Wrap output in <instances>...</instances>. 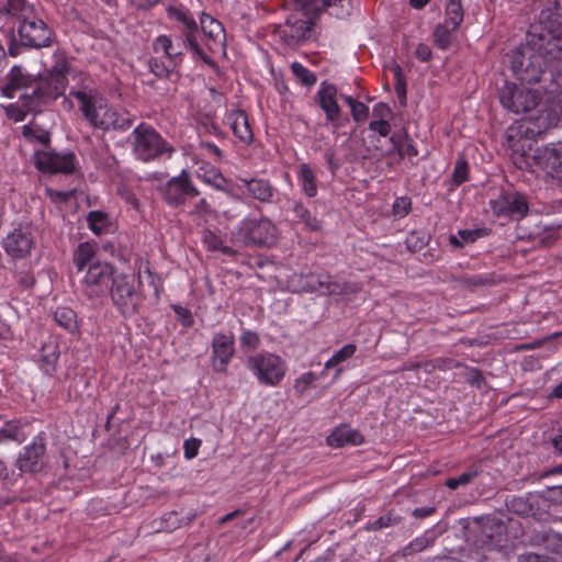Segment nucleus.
I'll list each match as a JSON object with an SVG mask.
<instances>
[{"label":"nucleus","mask_w":562,"mask_h":562,"mask_svg":"<svg viewBox=\"0 0 562 562\" xmlns=\"http://www.w3.org/2000/svg\"><path fill=\"white\" fill-rule=\"evenodd\" d=\"M69 70L70 65L64 56H57L55 64L38 78L23 74L20 67L14 66L9 74V81L3 93L13 98L18 90H24L19 97L24 100V106L29 111H41L42 105L48 104L64 94Z\"/></svg>","instance_id":"f257e3e1"},{"label":"nucleus","mask_w":562,"mask_h":562,"mask_svg":"<svg viewBox=\"0 0 562 562\" xmlns=\"http://www.w3.org/2000/svg\"><path fill=\"white\" fill-rule=\"evenodd\" d=\"M108 293L123 316L131 317L138 313L143 296L136 289V278L133 273L116 274Z\"/></svg>","instance_id":"7ed1b4c3"},{"label":"nucleus","mask_w":562,"mask_h":562,"mask_svg":"<svg viewBox=\"0 0 562 562\" xmlns=\"http://www.w3.org/2000/svg\"><path fill=\"white\" fill-rule=\"evenodd\" d=\"M161 524H164V527L158 529V531H173L177 528L181 527L183 524H187L183 518L179 517V514L177 512H170L162 516Z\"/></svg>","instance_id":"bf43d9fd"},{"label":"nucleus","mask_w":562,"mask_h":562,"mask_svg":"<svg viewBox=\"0 0 562 562\" xmlns=\"http://www.w3.org/2000/svg\"><path fill=\"white\" fill-rule=\"evenodd\" d=\"M45 465L46 438L43 435H38L19 453L15 467L22 473H38L45 468Z\"/></svg>","instance_id":"f8f14e48"},{"label":"nucleus","mask_w":562,"mask_h":562,"mask_svg":"<svg viewBox=\"0 0 562 562\" xmlns=\"http://www.w3.org/2000/svg\"><path fill=\"white\" fill-rule=\"evenodd\" d=\"M246 367L261 384L278 385L285 375L286 364L277 355L261 352L247 358Z\"/></svg>","instance_id":"20e7f679"},{"label":"nucleus","mask_w":562,"mask_h":562,"mask_svg":"<svg viewBox=\"0 0 562 562\" xmlns=\"http://www.w3.org/2000/svg\"><path fill=\"white\" fill-rule=\"evenodd\" d=\"M452 180L454 184L460 186L463 182L468 180V162L463 157H460L457 160L453 173H452Z\"/></svg>","instance_id":"052dcab7"},{"label":"nucleus","mask_w":562,"mask_h":562,"mask_svg":"<svg viewBox=\"0 0 562 562\" xmlns=\"http://www.w3.org/2000/svg\"><path fill=\"white\" fill-rule=\"evenodd\" d=\"M115 276L114 268L110 263L93 262L90 265L82 282L85 293L90 299L104 295L108 293Z\"/></svg>","instance_id":"9d476101"},{"label":"nucleus","mask_w":562,"mask_h":562,"mask_svg":"<svg viewBox=\"0 0 562 562\" xmlns=\"http://www.w3.org/2000/svg\"><path fill=\"white\" fill-rule=\"evenodd\" d=\"M294 280H297L302 291H307V292L321 291L322 292V290L324 288L325 277H322L314 272H308L306 274H304V273L294 274L293 281Z\"/></svg>","instance_id":"f704fd0d"},{"label":"nucleus","mask_w":562,"mask_h":562,"mask_svg":"<svg viewBox=\"0 0 562 562\" xmlns=\"http://www.w3.org/2000/svg\"><path fill=\"white\" fill-rule=\"evenodd\" d=\"M516 562H557L553 558L537 553H524L517 557Z\"/></svg>","instance_id":"774afa93"},{"label":"nucleus","mask_w":562,"mask_h":562,"mask_svg":"<svg viewBox=\"0 0 562 562\" xmlns=\"http://www.w3.org/2000/svg\"><path fill=\"white\" fill-rule=\"evenodd\" d=\"M70 95L78 100L80 111L94 128L109 131L113 109L105 103L101 95L83 90H71Z\"/></svg>","instance_id":"39448f33"},{"label":"nucleus","mask_w":562,"mask_h":562,"mask_svg":"<svg viewBox=\"0 0 562 562\" xmlns=\"http://www.w3.org/2000/svg\"><path fill=\"white\" fill-rule=\"evenodd\" d=\"M481 236V229H462L458 232V236L450 235L449 241L456 248H462L465 244L474 243Z\"/></svg>","instance_id":"de8ad7c7"},{"label":"nucleus","mask_w":562,"mask_h":562,"mask_svg":"<svg viewBox=\"0 0 562 562\" xmlns=\"http://www.w3.org/2000/svg\"><path fill=\"white\" fill-rule=\"evenodd\" d=\"M531 124L521 122L516 126H510L506 131V143L508 148L515 153L525 150V142L532 138Z\"/></svg>","instance_id":"cd10ccee"},{"label":"nucleus","mask_w":562,"mask_h":562,"mask_svg":"<svg viewBox=\"0 0 562 562\" xmlns=\"http://www.w3.org/2000/svg\"><path fill=\"white\" fill-rule=\"evenodd\" d=\"M361 291V285L353 282L331 281L330 277H325L322 293L325 295H349Z\"/></svg>","instance_id":"473e14b6"},{"label":"nucleus","mask_w":562,"mask_h":562,"mask_svg":"<svg viewBox=\"0 0 562 562\" xmlns=\"http://www.w3.org/2000/svg\"><path fill=\"white\" fill-rule=\"evenodd\" d=\"M300 180L302 181L304 192L311 198L315 196L317 193L316 178L307 164L300 166Z\"/></svg>","instance_id":"37998d69"},{"label":"nucleus","mask_w":562,"mask_h":562,"mask_svg":"<svg viewBox=\"0 0 562 562\" xmlns=\"http://www.w3.org/2000/svg\"><path fill=\"white\" fill-rule=\"evenodd\" d=\"M467 368L465 373V381L471 384L472 386H476L477 389H481L483 385H486V380L483 376V373L481 370L476 368Z\"/></svg>","instance_id":"680f3d73"},{"label":"nucleus","mask_w":562,"mask_h":562,"mask_svg":"<svg viewBox=\"0 0 562 562\" xmlns=\"http://www.w3.org/2000/svg\"><path fill=\"white\" fill-rule=\"evenodd\" d=\"M34 8L26 3L25 0H7L5 5L2 7V23L0 31L4 35H12L15 25L20 21L33 18Z\"/></svg>","instance_id":"a211bd4d"},{"label":"nucleus","mask_w":562,"mask_h":562,"mask_svg":"<svg viewBox=\"0 0 562 562\" xmlns=\"http://www.w3.org/2000/svg\"><path fill=\"white\" fill-rule=\"evenodd\" d=\"M54 318L59 326L68 330L77 327L76 313L70 307H58L54 313Z\"/></svg>","instance_id":"49530a36"},{"label":"nucleus","mask_w":562,"mask_h":562,"mask_svg":"<svg viewBox=\"0 0 562 562\" xmlns=\"http://www.w3.org/2000/svg\"><path fill=\"white\" fill-rule=\"evenodd\" d=\"M456 31L457 30H452V25L449 24L448 21L438 24L434 31V42L436 46L443 50L448 49L452 44Z\"/></svg>","instance_id":"72a5a7b5"},{"label":"nucleus","mask_w":562,"mask_h":562,"mask_svg":"<svg viewBox=\"0 0 562 562\" xmlns=\"http://www.w3.org/2000/svg\"><path fill=\"white\" fill-rule=\"evenodd\" d=\"M168 59V64H166L164 60H159L158 58L151 57L148 60V66L150 71L157 76L158 78H168L171 74V60Z\"/></svg>","instance_id":"4d7b16f0"},{"label":"nucleus","mask_w":562,"mask_h":562,"mask_svg":"<svg viewBox=\"0 0 562 562\" xmlns=\"http://www.w3.org/2000/svg\"><path fill=\"white\" fill-rule=\"evenodd\" d=\"M133 136L134 153L143 161L153 160L165 153H173V148L150 125L139 124L134 128Z\"/></svg>","instance_id":"423d86ee"},{"label":"nucleus","mask_w":562,"mask_h":562,"mask_svg":"<svg viewBox=\"0 0 562 562\" xmlns=\"http://www.w3.org/2000/svg\"><path fill=\"white\" fill-rule=\"evenodd\" d=\"M435 538L429 536L428 533H425L413 541H411L404 549H403V555H412L414 553L420 552L430 544H432Z\"/></svg>","instance_id":"3c124183"},{"label":"nucleus","mask_w":562,"mask_h":562,"mask_svg":"<svg viewBox=\"0 0 562 562\" xmlns=\"http://www.w3.org/2000/svg\"><path fill=\"white\" fill-rule=\"evenodd\" d=\"M198 34L199 33H189L186 36V41L188 45L190 46L192 53L200 57L206 65L211 67H215V61L201 48L199 41H198Z\"/></svg>","instance_id":"5fc2aeb1"},{"label":"nucleus","mask_w":562,"mask_h":562,"mask_svg":"<svg viewBox=\"0 0 562 562\" xmlns=\"http://www.w3.org/2000/svg\"><path fill=\"white\" fill-rule=\"evenodd\" d=\"M316 380V375L313 372L304 373L300 376L294 384V390L299 395H303L305 391L312 385V383Z\"/></svg>","instance_id":"0e129e2a"},{"label":"nucleus","mask_w":562,"mask_h":562,"mask_svg":"<svg viewBox=\"0 0 562 562\" xmlns=\"http://www.w3.org/2000/svg\"><path fill=\"white\" fill-rule=\"evenodd\" d=\"M91 231L100 235L108 224V215L101 211H91L87 217Z\"/></svg>","instance_id":"6e6d98bb"},{"label":"nucleus","mask_w":562,"mask_h":562,"mask_svg":"<svg viewBox=\"0 0 562 562\" xmlns=\"http://www.w3.org/2000/svg\"><path fill=\"white\" fill-rule=\"evenodd\" d=\"M293 213L296 218L303 222L312 232H318L322 229V222L311 214V212L300 202H296L293 206Z\"/></svg>","instance_id":"a19ab883"},{"label":"nucleus","mask_w":562,"mask_h":562,"mask_svg":"<svg viewBox=\"0 0 562 562\" xmlns=\"http://www.w3.org/2000/svg\"><path fill=\"white\" fill-rule=\"evenodd\" d=\"M463 14L461 0H449L446 8V21L452 25V30H457L460 26L463 21Z\"/></svg>","instance_id":"c03bdc74"},{"label":"nucleus","mask_w":562,"mask_h":562,"mask_svg":"<svg viewBox=\"0 0 562 562\" xmlns=\"http://www.w3.org/2000/svg\"><path fill=\"white\" fill-rule=\"evenodd\" d=\"M164 200L171 206H180L190 198L200 194L199 190L193 186L190 173L182 170L177 177H172L161 189Z\"/></svg>","instance_id":"ddd939ff"},{"label":"nucleus","mask_w":562,"mask_h":562,"mask_svg":"<svg viewBox=\"0 0 562 562\" xmlns=\"http://www.w3.org/2000/svg\"><path fill=\"white\" fill-rule=\"evenodd\" d=\"M239 180L244 183V186L247 188V191L254 199L260 201L261 203L272 202L276 189L269 180L257 178H239Z\"/></svg>","instance_id":"bb28decb"},{"label":"nucleus","mask_w":562,"mask_h":562,"mask_svg":"<svg viewBox=\"0 0 562 562\" xmlns=\"http://www.w3.org/2000/svg\"><path fill=\"white\" fill-rule=\"evenodd\" d=\"M200 22L206 47L212 52L216 50L225 41L222 23L205 13H202Z\"/></svg>","instance_id":"5701e85b"},{"label":"nucleus","mask_w":562,"mask_h":562,"mask_svg":"<svg viewBox=\"0 0 562 562\" xmlns=\"http://www.w3.org/2000/svg\"><path fill=\"white\" fill-rule=\"evenodd\" d=\"M476 475H477L476 472H464L457 477L448 479L446 482V485L451 490H456L460 485L469 484L473 480V477H475Z\"/></svg>","instance_id":"e2e57ef3"},{"label":"nucleus","mask_w":562,"mask_h":562,"mask_svg":"<svg viewBox=\"0 0 562 562\" xmlns=\"http://www.w3.org/2000/svg\"><path fill=\"white\" fill-rule=\"evenodd\" d=\"M506 526L496 518H486L475 531V543L481 548L497 549L505 541Z\"/></svg>","instance_id":"6ab92c4d"},{"label":"nucleus","mask_w":562,"mask_h":562,"mask_svg":"<svg viewBox=\"0 0 562 562\" xmlns=\"http://www.w3.org/2000/svg\"><path fill=\"white\" fill-rule=\"evenodd\" d=\"M390 140L392 143V148L389 150V154L396 151L402 158L404 156L415 157L418 155V150L414 146L412 137L405 130L394 133L390 137Z\"/></svg>","instance_id":"7c9ffc66"},{"label":"nucleus","mask_w":562,"mask_h":562,"mask_svg":"<svg viewBox=\"0 0 562 562\" xmlns=\"http://www.w3.org/2000/svg\"><path fill=\"white\" fill-rule=\"evenodd\" d=\"M18 25L19 40L12 35H5L8 40V52L11 56L15 57L21 54L22 47L41 48L50 45L52 32L47 24L35 16L20 21Z\"/></svg>","instance_id":"f03ea898"},{"label":"nucleus","mask_w":562,"mask_h":562,"mask_svg":"<svg viewBox=\"0 0 562 562\" xmlns=\"http://www.w3.org/2000/svg\"><path fill=\"white\" fill-rule=\"evenodd\" d=\"M260 344V339L257 333L251 330H245L240 336V345L243 348L250 350L256 349Z\"/></svg>","instance_id":"69168bd1"},{"label":"nucleus","mask_w":562,"mask_h":562,"mask_svg":"<svg viewBox=\"0 0 562 562\" xmlns=\"http://www.w3.org/2000/svg\"><path fill=\"white\" fill-rule=\"evenodd\" d=\"M23 136L30 142H38L47 146L50 142V135L47 131L35 124L23 126Z\"/></svg>","instance_id":"a18cd8bd"},{"label":"nucleus","mask_w":562,"mask_h":562,"mask_svg":"<svg viewBox=\"0 0 562 562\" xmlns=\"http://www.w3.org/2000/svg\"><path fill=\"white\" fill-rule=\"evenodd\" d=\"M542 59L528 43L518 48L512 56V70L515 77L525 83H538L543 75Z\"/></svg>","instance_id":"0eeeda50"},{"label":"nucleus","mask_w":562,"mask_h":562,"mask_svg":"<svg viewBox=\"0 0 562 562\" xmlns=\"http://www.w3.org/2000/svg\"><path fill=\"white\" fill-rule=\"evenodd\" d=\"M33 247V237L27 226L15 228L3 239V248L12 258L26 257Z\"/></svg>","instance_id":"4be33fe9"},{"label":"nucleus","mask_w":562,"mask_h":562,"mask_svg":"<svg viewBox=\"0 0 562 562\" xmlns=\"http://www.w3.org/2000/svg\"><path fill=\"white\" fill-rule=\"evenodd\" d=\"M26 438L27 436L24 432L20 422H7L5 425L0 428V442L10 439L18 443H22L26 440Z\"/></svg>","instance_id":"c9c22d12"},{"label":"nucleus","mask_w":562,"mask_h":562,"mask_svg":"<svg viewBox=\"0 0 562 562\" xmlns=\"http://www.w3.org/2000/svg\"><path fill=\"white\" fill-rule=\"evenodd\" d=\"M505 504L508 510L520 516H529L533 512V506L527 496H513L507 498Z\"/></svg>","instance_id":"79ce46f5"},{"label":"nucleus","mask_w":562,"mask_h":562,"mask_svg":"<svg viewBox=\"0 0 562 562\" xmlns=\"http://www.w3.org/2000/svg\"><path fill=\"white\" fill-rule=\"evenodd\" d=\"M357 350L356 345L353 344H347L345 345L340 350L335 352V355L326 362L325 368H334L338 366L339 363L348 360L351 358Z\"/></svg>","instance_id":"864d4df0"},{"label":"nucleus","mask_w":562,"mask_h":562,"mask_svg":"<svg viewBox=\"0 0 562 562\" xmlns=\"http://www.w3.org/2000/svg\"><path fill=\"white\" fill-rule=\"evenodd\" d=\"M532 159L547 176L562 183V146L537 148Z\"/></svg>","instance_id":"aec40b11"},{"label":"nucleus","mask_w":562,"mask_h":562,"mask_svg":"<svg viewBox=\"0 0 562 562\" xmlns=\"http://www.w3.org/2000/svg\"><path fill=\"white\" fill-rule=\"evenodd\" d=\"M402 518L394 514L393 510H390L386 515L381 516L373 522L368 524V530H381L383 528L393 527L401 522Z\"/></svg>","instance_id":"603ef678"},{"label":"nucleus","mask_w":562,"mask_h":562,"mask_svg":"<svg viewBox=\"0 0 562 562\" xmlns=\"http://www.w3.org/2000/svg\"><path fill=\"white\" fill-rule=\"evenodd\" d=\"M227 120L236 137H238L244 143H250L252 140V131L250 128L248 117L245 111H232L228 114Z\"/></svg>","instance_id":"c85d7f7f"},{"label":"nucleus","mask_w":562,"mask_h":562,"mask_svg":"<svg viewBox=\"0 0 562 562\" xmlns=\"http://www.w3.org/2000/svg\"><path fill=\"white\" fill-rule=\"evenodd\" d=\"M392 71H393L394 79H395V83H394L395 92H396L398 99L401 100V102H404L406 100V81H405L403 70H402L401 66L396 64L392 67Z\"/></svg>","instance_id":"13d9d810"},{"label":"nucleus","mask_w":562,"mask_h":562,"mask_svg":"<svg viewBox=\"0 0 562 562\" xmlns=\"http://www.w3.org/2000/svg\"><path fill=\"white\" fill-rule=\"evenodd\" d=\"M498 99L505 109L519 114L533 110L540 101V94L533 89L505 82L498 89Z\"/></svg>","instance_id":"6e6552de"},{"label":"nucleus","mask_w":562,"mask_h":562,"mask_svg":"<svg viewBox=\"0 0 562 562\" xmlns=\"http://www.w3.org/2000/svg\"><path fill=\"white\" fill-rule=\"evenodd\" d=\"M434 369H438V370H449V369H453V368H462V367H465L463 363L459 362V361H456L453 359H450V358H437L432 361L429 362Z\"/></svg>","instance_id":"338daca9"},{"label":"nucleus","mask_w":562,"mask_h":562,"mask_svg":"<svg viewBox=\"0 0 562 562\" xmlns=\"http://www.w3.org/2000/svg\"><path fill=\"white\" fill-rule=\"evenodd\" d=\"M454 280L459 285L469 290H474L479 286H487L495 283L494 274L461 276Z\"/></svg>","instance_id":"ea45409f"},{"label":"nucleus","mask_w":562,"mask_h":562,"mask_svg":"<svg viewBox=\"0 0 562 562\" xmlns=\"http://www.w3.org/2000/svg\"><path fill=\"white\" fill-rule=\"evenodd\" d=\"M134 124V116L131 115L128 112L119 113L116 110L113 109V116L111 115V120L109 123V131H127L130 130Z\"/></svg>","instance_id":"09e8293b"},{"label":"nucleus","mask_w":562,"mask_h":562,"mask_svg":"<svg viewBox=\"0 0 562 562\" xmlns=\"http://www.w3.org/2000/svg\"><path fill=\"white\" fill-rule=\"evenodd\" d=\"M75 155L72 153L59 155L50 151H36L34 165L42 172L72 173L75 170Z\"/></svg>","instance_id":"f3484780"},{"label":"nucleus","mask_w":562,"mask_h":562,"mask_svg":"<svg viewBox=\"0 0 562 562\" xmlns=\"http://www.w3.org/2000/svg\"><path fill=\"white\" fill-rule=\"evenodd\" d=\"M235 340L231 335L215 334L212 340V367L216 372H226L235 353Z\"/></svg>","instance_id":"412c9836"},{"label":"nucleus","mask_w":562,"mask_h":562,"mask_svg":"<svg viewBox=\"0 0 562 562\" xmlns=\"http://www.w3.org/2000/svg\"><path fill=\"white\" fill-rule=\"evenodd\" d=\"M562 121L561 113L558 109H544L533 120L525 121V123L531 124V136H540L548 130L559 126Z\"/></svg>","instance_id":"a878e982"},{"label":"nucleus","mask_w":562,"mask_h":562,"mask_svg":"<svg viewBox=\"0 0 562 562\" xmlns=\"http://www.w3.org/2000/svg\"><path fill=\"white\" fill-rule=\"evenodd\" d=\"M59 353L57 352V346L44 345L41 350V368L46 374H53L56 370V363Z\"/></svg>","instance_id":"4c0bfd02"},{"label":"nucleus","mask_w":562,"mask_h":562,"mask_svg":"<svg viewBox=\"0 0 562 562\" xmlns=\"http://www.w3.org/2000/svg\"><path fill=\"white\" fill-rule=\"evenodd\" d=\"M238 234L246 245L270 246L277 238V227L268 218L243 221Z\"/></svg>","instance_id":"9b49d317"},{"label":"nucleus","mask_w":562,"mask_h":562,"mask_svg":"<svg viewBox=\"0 0 562 562\" xmlns=\"http://www.w3.org/2000/svg\"><path fill=\"white\" fill-rule=\"evenodd\" d=\"M302 12L305 19H301L296 14H291L286 19L284 27L280 31L281 37L289 45L307 41L312 36L313 26L317 18H314L313 14H306L304 11Z\"/></svg>","instance_id":"dca6fc26"},{"label":"nucleus","mask_w":562,"mask_h":562,"mask_svg":"<svg viewBox=\"0 0 562 562\" xmlns=\"http://www.w3.org/2000/svg\"><path fill=\"white\" fill-rule=\"evenodd\" d=\"M95 247L91 243H80L74 252V263L78 271L83 270L86 265L94 257Z\"/></svg>","instance_id":"58836bf2"},{"label":"nucleus","mask_w":562,"mask_h":562,"mask_svg":"<svg viewBox=\"0 0 562 562\" xmlns=\"http://www.w3.org/2000/svg\"><path fill=\"white\" fill-rule=\"evenodd\" d=\"M293 5L295 11H304L317 19L323 12L342 19L350 13L351 0H293Z\"/></svg>","instance_id":"2eb2a0df"},{"label":"nucleus","mask_w":562,"mask_h":562,"mask_svg":"<svg viewBox=\"0 0 562 562\" xmlns=\"http://www.w3.org/2000/svg\"><path fill=\"white\" fill-rule=\"evenodd\" d=\"M491 207L495 215L514 220H520L529 212L526 195L517 191L502 193L497 199L491 201Z\"/></svg>","instance_id":"4468645a"},{"label":"nucleus","mask_w":562,"mask_h":562,"mask_svg":"<svg viewBox=\"0 0 562 562\" xmlns=\"http://www.w3.org/2000/svg\"><path fill=\"white\" fill-rule=\"evenodd\" d=\"M198 176L203 182L214 187L215 189L222 191L226 190L227 180L218 169L214 167H209L207 169L200 168Z\"/></svg>","instance_id":"e433bc0d"},{"label":"nucleus","mask_w":562,"mask_h":562,"mask_svg":"<svg viewBox=\"0 0 562 562\" xmlns=\"http://www.w3.org/2000/svg\"><path fill=\"white\" fill-rule=\"evenodd\" d=\"M336 94L337 89L334 85L323 82L321 85V89L317 92V99L319 106L326 114L327 121L335 124V126H338L336 121L339 117L340 108L337 103Z\"/></svg>","instance_id":"393cba45"},{"label":"nucleus","mask_w":562,"mask_h":562,"mask_svg":"<svg viewBox=\"0 0 562 562\" xmlns=\"http://www.w3.org/2000/svg\"><path fill=\"white\" fill-rule=\"evenodd\" d=\"M539 25V33H550V35L562 33V0H554L551 5L540 12Z\"/></svg>","instance_id":"b1692460"},{"label":"nucleus","mask_w":562,"mask_h":562,"mask_svg":"<svg viewBox=\"0 0 562 562\" xmlns=\"http://www.w3.org/2000/svg\"><path fill=\"white\" fill-rule=\"evenodd\" d=\"M532 546H543L548 551L562 555V535L554 531H538L530 538Z\"/></svg>","instance_id":"2f4dec72"},{"label":"nucleus","mask_w":562,"mask_h":562,"mask_svg":"<svg viewBox=\"0 0 562 562\" xmlns=\"http://www.w3.org/2000/svg\"><path fill=\"white\" fill-rule=\"evenodd\" d=\"M291 70L295 78L304 86L311 87L316 83V75L300 63H292Z\"/></svg>","instance_id":"8fccbe9b"},{"label":"nucleus","mask_w":562,"mask_h":562,"mask_svg":"<svg viewBox=\"0 0 562 562\" xmlns=\"http://www.w3.org/2000/svg\"><path fill=\"white\" fill-rule=\"evenodd\" d=\"M527 41L531 49L536 50L546 63L555 65L562 70V33L550 35V33L529 32Z\"/></svg>","instance_id":"1a4fd4ad"},{"label":"nucleus","mask_w":562,"mask_h":562,"mask_svg":"<svg viewBox=\"0 0 562 562\" xmlns=\"http://www.w3.org/2000/svg\"><path fill=\"white\" fill-rule=\"evenodd\" d=\"M361 442H363V436L358 430L347 427H339L327 437V443L335 448H340L347 443L356 446Z\"/></svg>","instance_id":"c756f323"}]
</instances>
